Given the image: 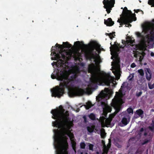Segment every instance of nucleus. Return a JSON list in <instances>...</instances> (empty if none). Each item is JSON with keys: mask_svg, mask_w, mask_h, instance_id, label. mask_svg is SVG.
Segmentation results:
<instances>
[{"mask_svg": "<svg viewBox=\"0 0 154 154\" xmlns=\"http://www.w3.org/2000/svg\"><path fill=\"white\" fill-rule=\"evenodd\" d=\"M134 11H135V13H138V12L140 11H141V10H140V9H137V10H135V9H134Z\"/></svg>", "mask_w": 154, "mask_h": 154, "instance_id": "obj_41", "label": "nucleus"}, {"mask_svg": "<svg viewBox=\"0 0 154 154\" xmlns=\"http://www.w3.org/2000/svg\"><path fill=\"white\" fill-rule=\"evenodd\" d=\"M104 23L107 26H112L114 24L113 21L111 18H108L107 20H104Z\"/></svg>", "mask_w": 154, "mask_h": 154, "instance_id": "obj_14", "label": "nucleus"}, {"mask_svg": "<svg viewBox=\"0 0 154 154\" xmlns=\"http://www.w3.org/2000/svg\"><path fill=\"white\" fill-rule=\"evenodd\" d=\"M136 65L135 63H133L131 65V67L132 68H134L135 67H136Z\"/></svg>", "mask_w": 154, "mask_h": 154, "instance_id": "obj_39", "label": "nucleus"}, {"mask_svg": "<svg viewBox=\"0 0 154 154\" xmlns=\"http://www.w3.org/2000/svg\"><path fill=\"white\" fill-rule=\"evenodd\" d=\"M147 135V133L146 131L144 132V135L145 136H146Z\"/></svg>", "mask_w": 154, "mask_h": 154, "instance_id": "obj_46", "label": "nucleus"}, {"mask_svg": "<svg viewBox=\"0 0 154 154\" xmlns=\"http://www.w3.org/2000/svg\"><path fill=\"white\" fill-rule=\"evenodd\" d=\"M127 40H126V42H126V45H127Z\"/></svg>", "mask_w": 154, "mask_h": 154, "instance_id": "obj_53", "label": "nucleus"}, {"mask_svg": "<svg viewBox=\"0 0 154 154\" xmlns=\"http://www.w3.org/2000/svg\"><path fill=\"white\" fill-rule=\"evenodd\" d=\"M74 45L77 48L80 49H87L85 52V57L87 60L92 61V59H94L95 61L96 60V57L94 53V48L90 44L85 45L83 41H77L74 43Z\"/></svg>", "mask_w": 154, "mask_h": 154, "instance_id": "obj_5", "label": "nucleus"}, {"mask_svg": "<svg viewBox=\"0 0 154 154\" xmlns=\"http://www.w3.org/2000/svg\"><path fill=\"white\" fill-rule=\"evenodd\" d=\"M141 11V12H142V14H143V11H142L141 10V11Z\"/></svg>", "mask_w": 154, "mask_h": 154, "instance_id": "obj_56", "label": "nucleus"}, {"mask_svg": "<svg viewBox=\"0 0 154 154\" xmlns=\"http://www.w3.org/2000/svg\"><path fill=\"white\" fill-rule=\"evenodd\" d=\"M109 90L108 88H106L104 89V91H101L100 93V95L103 97H104L107 95V93L109 91Z\"/></svg>", "mask_w": 154, "mask_h": 154, "instance_id": "obj_15", "label": "nucleus"}, {"mask_svg": "<svg viewBox=\"0 0 154 154\" xmlns=\"http://www.w3.org/2000/svg\"><path fill=\"white\" fill-rule=\"evenodd\" d=\"M143 111L141 109H139L136 111L134 112V118H137L139 117L143 118Z\"/></svg>", "mask_w": 154, "mask_h": 154, "instance_id": "obj_12", "label": "nucleus"}, {"mask_svg": "<svg viewBox=\"0 0 154 154\" xmlns=\"http://www.w3.org/2000/svg\"><path fill=\"white\" fill-rule=\"evenodd\" d=\"M91 103H87L86 105L85 106L86 109H88L91 106Z\"/></svg>", "mask_w": 154, "mask_h": 154, "instance_id": "obj_28", "label": "nucleus"}, {"mask_svg": "<svg viewBox=\"0 0 154 154\" xmlns=\"http://www.w3.org/2000/svg\"><path fill=\"white\" fill-rule=\"evenodd\" d=\"M135 34L138 37L141 38L142 37L141 33L139 32H136Z\"/></svg>", "mask_w": 154, "mask_h": 154, "instance_id": "obj_31", "label": "nucleus"}, {"mask_svg": "<svg viewBox=\"0 0 154 154\" xmlns=\"http://www.w3.org/2000/svg\"><path fill=\"white\" fill-rule=\"evenodd\" d=\"M118 79H119V77L118 78Z\"/></svg>", "mask_w": 154, "mask_h": 154, "instance_id": "obj_60", "label": "nucleus"}, {"mask_svg": "<svg viewBox=\"0 0 154 154\" xmlns=\"http://www.w3.org/2000/svg\"><path fill=\"white\" fill-rule=\"evenodd\" d=\"M121 9H123L122 13L120 15V18L118 19L117 22L120 23L121 26H122L123 25L125 24V7L123 8H122Z\"/></svg>", "mask_w": 154, "mask_h": 154, "instance_id": "obj_11", "label": "nucleus"}, {"mask_svg": "<svg viewBox=\"0 0 154 154\" xmlns=\"http://www.w3.org/2000/svg\"><path fill=\"white\" fill-rule=\"evenodd\" d=\"M99 152H96V154H99Z\"/></svg>", "mask_w": 154, "mask_h": 154, "instance_id": "obj_54", "label": "nucleus"}, {"mask_svg": "<svg viewBox=\"0 0 154 154\" xmlns=\"http://www.w3.org/2000/svg\"><path fill=\"white\" fill-rule=\"evenodd\" d=\"M119 125L121 127L124 126L125 125V116H124L122 121L119 123Z\"/></svg>", "mask_w": 154, "mask_h": 154, "instance_id": "obj_17", "label": "nucleus"}, {"mask_svg": "<svg viewBox=\"0 0 154 154\" xmlns=\"http://www.w3.org/2000/svg\"><path fill=\"white\" fill-rule=\"evenodd\" d=\"M145 76L146 79L149 81L151 79L152 74L151 71L149 68H146L145 70Z\"/></svg>", "mask_w": 154, "mask_h": 154, "instance_id": "obj_13", "label": "nucleus"}, {"mask_svg": "<svg viewBox=\"0 0 154 154\" xmlns=\"http://www.w3.org/2000/svg\"><path fill=\"white\" fill-rule=\"evenodd\" d=\"M148 85L150 89H152L154 88V83L152 84L151 82H149Z\"/></svg>", "mask_w": 154, "mask_h": 154, "instance_id": "obj_26", "label": "nucleus"}, {"mask_svg": "<svg viewBox=\"0 0 154 154\" xmlns=\"http://www.w3.org/2000/svg\"><path fill=\"white\" fill-rule=\"evenodd\" d=\"M63 44L64 45V47H63V45H59L57 43L56 44L55 46L57 47H58L59 50H60L62 53H63L65 54V55L67 56V55L69 54L70 57H72V54H73V53L72 52H65L63 51L64 48H65L68 49L72 47V45L67 42H63Z\"/></svg>", "mask_w": 154, "mask_h": 154, "instance_id": "obj_9", "label": "nucleus"}, {"mask_svg": "<svg viewBox=\"0 0 154 154\" xmlns=\"http://www.w3.org/2000/svg\"><path fill=\"white\" fill-rule=\"evenodd\" d=\"M110 50L111 51L112 50L111 47H110Z\"/></svg>", "mask_w": 154, "mask_h": 154, "instance_id": "obj_57", "label": "nucleus"}, {"mask_svg": "<svg viewBox=\"0 0 154 154\" xmlns=\"http://www.w3.org/2000/svg\"><path fill=\"white\" fill-rule=\"evenodd\" d=\"M89 146V150H93L94 149V145L92 144H91L90 143H88Z\"/></svg>", "mask_w": 154, "mask_h": 154, "instance_id": "obj_24", "label": "nucleus"}, {"mask_svg": "<svg viewBox=\"0 0 154 154\" xmlns=\"http://www.w3.org/2000/svg\"><path fill=\"white\" fill-rule=\"evenodd\" d=\"M152 26H154V23L152 24Z\"/></svg>", "mask_w": 154, "mask_h": 154, "instance_id": "obj_58", "label": "nucleus"}, {"mask_svg": "<svg viewBox=\"0 0 154 154\" xmlns=\"http://www.w3.org/2000/svg\"><path fill=\"white\" fill-rule=\"evenodd\" d=\"M83 119H84V122L85 123H87L88 121H87V119L86 116H84L83 117Z\"/></svg>", "mask_w": 154, "mask_h": 154, "instance_id": "obj_40", "label": "nucleus"}, {"mask_svg": "<svg viewBox=\"0 0 154 154\" xmlns=\"http://www.w3.org/2000/svg\"><path fill=\"white\" fill-rule=\"evenodd\" d=\"M138 72L141 76L143 77L144 76V72L143 69H140L138 70Z\"/></svg>", "mask_w": 154, "mask_h": 154, "instance_id": "obj_22", "label": "nucleus"}, {"mask_svg": "<svg viewBox=\"0 0 154 154\" xmlns=\"http://www.w3.org/2000/svg\"><path fill=\"white\" fill-rule=\"evenodd\" d=\"M87 130L90 133H92L94 131V128H93L91 126H88L87 127Z\"/></svg>", "mask_w": 154, "mask_h": 154, "instance_id": "obj_23", "label": "nucleus"}, {"mask_svg": "<svg viewBox=\"0 0 154 154\" xmlns=\"http://www.w3.org/2000/svg\"><path fill=\"white\" fill-rule=\"evenodd\" d=\"M116 146H117L119 148H120L121 147V145H119V144L116 143Z\"/></svg>", "mask_w": 154, "mask_h": 154, "instance_id": "obj_43", "label": "nucleus"}, {"mask_svg": "<svg viewBox=\"0 0 154 154\" xmlns=\"http://www.w3.org/2000/svg\"><path fill=\"white\" fill-rule=\"evenodd\" d=\"M138 134L139 135H140V136H141L142 135V133H141V132H139L138 133Z\"/></svg>", "mask_w": 154, "mask_h": 154, "instance_id": "obj_48", "label": "nucleus"}, {"mask_svg": "<svg viewBox=\"0 0 154 154\" xmlns=\"http://www.w3.org/2000/svg\"><path fill=\"white\" fill-rule=\"evenodd\" d=\"M153 22H154V19L153 20H152Z\"/></svg>", "mask_w": 154, "mask_h": 154, "instance_id": "obj_59", "label": "nucleus"}, {"mask_svg": "<svg viewBox=\"0 0 154 154\" xmlns=\"http://www.w3.org/2000/svg\"><path fill=\"white\" fill-rule=\"evenodd\" d=\"M55 46H52L51 50V56H53V51H55Z\"/></svg>", "mask_w": 154, "mask_h": 154, "instance_id": "obj_33", "label": "nucleus"}, {"mask_svg": "<svg viewBox=\"0 0 154 154\" xmlns=\"http://www.w3.org/2000/svg\"><path fill=\"white\" fill-rule=\"evenodd\" d=\"M110 44L111 45H112L111 42V43Z\"/></svg>", "mask_w": 154, "mask_h": 154, "instance_id": "obj_61", "label": "nucleus"}, {"mask_svg": "<svg viewBox=\"0 0 154 154\" xmlns=\"http://www.w3.org/2000/svg\"><path fill=\"white\" fill-rule=\"evenodd\" d=\"M57 66L58 68L57 69L58 72L56 75H51V77L53 79H57L58 80L60 81V82L59 86H56L53 88L51 91L52 97L60 98L64 94L65 88L68 89L69 95L71 97L82 96L85 93L91 94L93 90L97 88V82L101 80L103 81L108 86L110 85V83L114 85V79L110 74L102 72L100 73L101 76H99V72L93 64H90L88 66V73L91 74V77L88 87L84 89L80 88L79 87H75L74 82L77 78V74H73L69 78L68 72L66 70V65L65 71L66 74L65 76L59 74L61 71H64L63 67H62V66H58L57 63Z\"/></svg>", "mask_w": 154, "mask_h": 154, "instance_id": "obj_1", "label": "nucleus"}, {"mask_svg": "<svg viewBox=\"0 0 154 154\" xmlns=\"http://www.w3.org/2000/svg\"><path fill=\"white\" fill-rule=\"evenodd\" d=\"M103 3L104 5L103 8L106 9L107 14L110 13L112 8L114 7L115 4V0H103Z\"/></svg>", "mask_w": 154, "mask_h": 154, "instance_id": "obj_10", "label": "nucleus"}, {"mask_svg": "<svg viewBox=\"0 0 154 154\" xmlns=\"http://www.w3.org/2000/svg\"><path fill=\"white\" fill-rule=\"evenodd\" d=\"M144 131V129L143 128H142L140 129V130H139V132H142L143 131Z\"/></svg>", "mask_w": 154, "mask_h": 154, "instance_id": "obj_45", "label": "nucleus"}, {"mask_svg": "<svg viewBox=\"0 0 154 154\" xmlns=\"http://www.w3.org/2000/svg\"><path fill=\"white\" fill-rule=\"evenodd\" d=\"M109 149L104 144L103 146V152L102 154H107Z\"/></svg>", "mask_w": 154, "mask_h": 154, "instance_id": "obj_16", "label": "nucleus"}, {"mask_svg": "<svg viewBox=\"0 0 154 154\" xmlns=\"http://www.w3.org/2000/svg\"><path fill=\"white\" fill-rule=\"evenodd\" d=\"M148 4L150 5H152L154 7V0H149Z\"/></svg>", "mask_w": 154, "mask_h": 154, "instance_id": "obj_30", "label": "nucleus"}, {"mask_svg": "<svg viewBox=\"0 0 154 154\" xmlns=\"http://www.w3.org/2000/svg\"><path fill=\"white\" fill-rule=\"evenodd\" d=\"M89 118L92 120H95L96 116L93 113H91L88 115Z\"/></svg>", "mask_w": 154, "mask_h": 154, "instance_id": "obj_19", "label": "nucleus"}, {"mask_svg": "<svg viewBox=\"0 0 154 154\" xmlns=\"http://www.w3.org/2000/svg\"><path fill=\"white\" fill-rule=\"evenodd\" d=\"M81 154H83V152H81ZM85 154H88V153L87 152H86L85 153Z\"/></svg>", "mask_w": 154, "mask_h": 154, "instance_id": "obj_52", "label": "nucleus"}, {"mask_svg": "<svg viewBox=\"0 0 154 154\" xmlns=\"http://www.w3.org/2000/svg\"><path fill=\"white\" fill-rule=\"evenodd\" d=\"M134 75V73H132V74H130L129 75L127 78V79L128 81H132L133 80Z\"/></svg>", "mask_w": 154, "mask_h": 154, "instance_id": "obj_20", "label": "nucleus"}, {"mask_svg": "<svg viewBox=\"0 0 154 154\" xmlns=\"http://www.w3.org/2000/svg\"><path fill=\"white\" fill-rule=\"evenodd\" d=\"M65 109L62 107L51 110V113L53 115L52 118L57 119L53 122V125L59 128L61 127L64 128L65 129V134L69 137L71 141H73L74 140V136L73 133L70 131V129L73 124L72 122L70 121L68 112L66 111L65 112Z\"/></svg>", "mask_w": 154, "mask_h": 154, "instance_id": "obj_2", "label": "nucleus"}, {"mask_svg": "<svg viewBox=\"0 0 154 154\" xmlns=\"http://www.w3.org/2000/svg\"><path fill=\"white\" fill-rule=\"evenodd\" d=\"M125 82H124L119 92H116V95L112 100L111 106L115 109V111L114 113L115 115L122 108V104L125 103L123 98L125 95V91L123 89Z\"/></svg>", "mask_w": 154, "mask_h": 154, "instance_id": "obj_3", "label": "nucleus"}, {"mask_svg": "<svg viewBox=\"0 0 154 154\" xmlns=\"http://www.w3.org/2000/svg\"><path fill=\"white\" fill-rule=\"evenodd\" d=\"M102 143L103 144V145L105 144V141H104L103 140H102Z\"/></svg>", "mask_w": 154, "mask_h": 154, "instance_id": "obj_49", "label": "nucleus"}, {"mask_svg": "<svg viewBox=\"0 0 154 154\" xmlns=\"http://www.w3.org/2000/svg\"><path fill=\"white\" fill-rule=\"evenodd\" d=\"M150 55L151 57H154V53L153 52H151L150 53Z\"/></svg>", "mask_w": 154, "mask_h": 154, "instance_id": "obj_44", "label": "nucleus"}, {"mask_svg": "<svg viewBox=\"0 0 154 154\" xmlns=\"http://www.w3.org/2000/svg\"><path fill=\"white\" fill-rule=\"evenodd\" d=\"M111 140L110 139H109V143H108V145H107V146H106L109 149V148H110V147H111Z\"/></svg>", "mask_w": 154, "mask_h": 154, "instance_id": "obj_36", "label": "nucleus"}, {"mask_svg": "<svg viewBox=\"0 0 154 154\" xmlns=\"http://www.w3.org/2000/svg\"><path fill=\"white\" fill-rule=\"evenodd\" d=\"M80 148L82 149H84L85 148V143L82 142L80 143Z\"/></svg>", "mask_w": 154, "mask_h": 154, "instance_id": "obj_27", "label": "nucleus"}, {"mask_svg": "<svg viewBox=\"0 0 154 154\" xmlns=\"http://www.w3.org/2000/svg\"><path fill=\"white\" fill-rule=\"evenodd\" d=\"M146 64H145L144 65H146Z\"/></svg>", "mask_w": 154, "mask_h": 154, "instance_id": "obj_63", "label": "nucleus"}, {"mask_svg": "<svg viewBox=\"0 0 154 154\" xmlns=\"http://www.w3.org/2000/svg\"><path fill=\"white\" fill-rule=\"evenodd\" d=\"M151 126H153V127H154V122L152 121V123H151Z\"/></svg>", "mask_w": 154, "mask_h": 154, "instance_id": "obj_47", "label": "nucleus"}, {"mask_svg": "<svg viewBox=\"0 0 154 154\" xmlns=\"http://www.w3.org/2000/svg\"><path fill=\"white\" fill-rule=\"evenodd\" d=\"M142 59H141V57L140 56V62H141V61L142 60Z\"/></svg>", "mask_w": 154, "mask_h": 154, "instance_id": "obj_50", "label": "nucleus"}, {"mask_svg": "<svg viewBox=\"0 0 154 154\" xmlns=\"http://www.w3.org/2000/svg\"><path fill=\"white\" fill-rule=\"evenodd\" d=\"M53 56H54V57L51 58L52 60H58L57 62L58 66H62V67H63V68L64 69V71H61L59 74L60 75H64V76H65L66 72L65 71L66 64V62L65 61L67 58V57L64 53H62L60 50H59L58 47H56L55 51H53Z\"/></svg>", "mask_w": 154, "mask_h": 154, "instance_id": "obj_4", "label": "nucleus"}, {"mask_svg": "<svg viewBox=\"0 0 154 154\" xmlns=\"http://www.w3.org/2000/svg\"><path fill=\"white\" fill-rule=\"evenodd\" d=\"M138 47V48H140V45H138V46H137V47Z\"/></svg>", "mask_w": 154, "mask_h": 154, "instance_id": "obj_55", "label": "nucleus"}, {"mask_svg": "<svg viewBox=\"0 0 154 154\" xmlns=\"http://www.w3.org/2000/svg\"><path fill=\"white\" fill-rule=\"evenodd\" d=\"M151 141V138H149L148 139H146L144 140L143 142L142 143V145H144L150 142Z\"/></svg>", "mask_w": 154, "mask_h": 154, "instance_id": "obj_21", "label": "nucleus"}, {"mask_svg": "<svg viewBox=\"0 0 154 154\" xmlns=\"http://www.w3.org/2000/svg\"><path fill=\"white\" fill-rule=\"evenodd\" d=\"M122 42L123 45H125V40H122ZM114 45L115 47L113 48V50L114 51V54L113 55V57H114L115 59L116 60L115 62L116 64H119L120 62V58L119 57L118 55L121 51L120 49L123 50L125 47V45L123 46L122 45H120L119 44H118L116 42H115ZM113 56H112L111 57V58L113 59Z\"/></svg>", "mask_w": 154, "mask_h": 154, "instance_id": "obj_7", "label": "nucleus"}, {"mask_svg": "<svg viewBox=\"0 0 154 154\" xmlns=\"http://www.w3.org/2000/svg\"><path fill=\"white\" fill-rule=\"evenodd\" d=\"M148 128L152 131H153L154 130V127H153V126H149V127Z\"/></svg>", "mask_w": 154, "mask_h": 154, "instance_id": "obj_38", "label": "nucleus"}, {"mask_svg": "<svg viewBox=\"0 0 154 154\" xmlns=\"http://www.w3.org/2000/svg\"><path fill=\"white\" fill-rule=\"evenodd\" d=\"M127 111L129 114L131 113L133 114V110L131 108L129 107L127 109Z\"/></svg>", "mask_w": 154, "mask_h": 154, "instance_id": "obj_25", "label": "nucleus"}, {"mask_svg": "<svg viewBox=\"0 0 154 154\" xmlns=\"http://www.w3.org/2000/svg\"><path fill=\"white\" fill-rule=\"evenodd\" d=\"M100 135L102 138H104L106 136L105 134L104 133H101Z\"/></svg>", "mask_w": 154, "mask_h": 154, "instance_id": "obj_37", "label": "nucleus"}, {"mask_svg": "<svg viewBox=\"0 0 154 154\" xmlns=\"http://www.w3.org/2000/svg\"><path fill=\"white\" fill-rule=\"evenodd\" d=\"M105 122L106 124H107L108 125H109L111 122V120H109V119H106L105 120Z\"/></svg>", "mask_w": 154, "mask_h": 154, "instance_id": "obj_34", "label": "nucleus"}, {"mask_svg": "<svg viewBox=\"0 0 154 154\" xmlns=\"http://www.w3.org/2000/svg\"><path fill=\"white\" fill-rule=\"evenodd\" d=\"M67 139L65 136L61 138L58 134L54 136V141L60 146L59 150L57 152V154H68V145Z\"/></svg>", "mask_w": 154, "mask_h": 154, "instance_id": "obj_6", "label": "nucleus"}, {"mask_svg": "<svg viewBox=\"0 0 154 154\" xmlns=\"http://www.w3.org/2000/svg\"><path fill=\"white\" fill-rule=\"evenodd\" d=\"M115 32H113L112 33H106L105 35L107 36H109L110 39H112L113 38H114V36H115Z\"/></svg>", "mask_w": 154, "mask_h": 154, "instance_id": "obj_18", "label": "nucleus"}, {"mask_svg": "<svg viewBox=\"0 0 154 154\" xmlns=\"http://www.w3.org/2000/svg\"><path fill=\"white\" fill-rule=\"evenodd\" d=\"M105 119V118L103 116L100 118V119L101 120V121L102 122H104Z\"/></svg>", "mask_w": 154, "mask_h": 154, "instance_id": "obj_42", "label": "nucleus"}, {"mask_svg": "<svg viewBox=\"0 0 154 154\" xmlns=\"http://www.w3.org/2000/svg\"><path fill=\"white\" fill-rule=\"evenodd\" d=\"M106 114H107V112H106Z\"/></svg>", "mask_w": 154, "mask_h": 154, "instance_id": "obj_62", "label": "nucleus"}, {"mask_svg": "<svg viewBox=\"0 0 154 154\" xmlns=\"http://www.w3.org/2000/svg\"><path fill=\"white\" fill-rule=\"evenodd\" d=\"M154 40V37L153 36H151L148 38V41L149 42H152Z\"/></svg>", "mask_w": 154, "mask_h": 154, "instance_id": "obj_29", "label": "nucleus"}, {"mask_svg": "<svg viewBox=\"0 0 154 154\" xmlns=\"http://www.w3.org/2000/svg\"><path fill=\"white\" fill-rule=\"evenodd\" d=\"M142 94V91H140L139 92H137L136 93V96L137 97H139L140 96L141 94Z\"/></svg>", "mask_w": 154, "mask_h": 154, "instance_id": "obj_32", "label": "nucleus"}, {"mask_svg": "<svg viewBox=\"0 0 154 154\" xmlns=\"http://www.w3.org/2000/svg\"><path fill=\"white\" fill-rule=\"evenodd\" d=\"M106 109L107 112H111L112 110L111 108L109 106L107 107L106 108Z\"/></svg>", "mask_w": 154, "mask_h": 154, "instance_id": "obj_35", "label": "nucleus"}, {"mask_svg": "<svg viewBox=\"0 0 154 154\" xmlns=\"http://www.w3.org/2000/svg\"><path fill=\"white\" fill-rule=\"evenodd\" d=\"M128 124L127 122V119L126 118V125H127Z\"/></svg>", "mask_w": 154, "mask_h": 154, "instance_id": "obj_51", "label": "nucleus"}, {"mask_svg": "<svg viewBox=\"0 0 154 154\" xmlns=\"http://www.w3.org/2000/svg\"><path fill=\"white\" fill-rule=\"evenodd\" d=\"M137 20L135 14H132L131 10L128 9L126 7V27H131L130 24L133 21H135Z\"/></svg>", "mask_w": 154, "mask_h": 154, "instance_id": "obj_8", "label": "nucleus"}]
</instances>
